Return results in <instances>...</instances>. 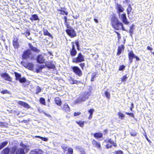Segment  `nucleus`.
Wrapping results in <instances>:
<instances>
[{
  "instance_id": "7c9ffc66",
  "label": "nucleus",
  "mask_w": 154,
  "mask_h": 154,
  "mask_svg": "<svg viewBox=\"0 0 154 154\" xmlns=\"http://www.w3.org/2000/svg\"><path fill=\"white\" fill-rule=\"evenodd\" d=\"M134 27V24H133L130 27V29L129 30V32L130 33V35L131 37H132V34L133 33V30Z\"/></svg>"
},
{
  "instance_id": "39448f33",
  "label": "nucleus",
  "mask_w": 154,
  "mask_h": 154,
  "mask_svg": "<svg viewBox=\"0 0 154 154\" xmlns=\"http://www.w3.org/2000/svg\"><path fill=\"white\" fill-rule=\"evenodd\" d=\"M67 27L69 29L66 30V32L67 34L71 38H73L76 36V33L74 30L71 27H69L68 26Z\"/></svg>"
},
{
  "instance_id": "20e7f679",
  "label": "nucleus",
  "mask_w": 154,
  "mask_h": 154,
  "mask_svg": "<svg viewBox=\"0 0 154 154\" xmlns=\"http://www.w3.org/2000/svg\"><path fill=\"white\" fill-rule=\"evenodd\" d=\"M84 56L81 53H79L77 57L72 59V61L73 63H78L84 61Z\"/></svg>"
},
{
  "instance_id": "e433bc0d",
  "label": "nucleus",
  "mask_w": 154,
  "mask_h": 154,
  "mask_svg": "<svg viewBox=\"0 0 154 154\" xmlns=\"http://www.w3.org/2000/svg\"><path fill=\"white\" fill-rule=\"evenodd\" d=\"M76 123L79 125L81 127H83L84 126V122L81 121H76Z\"/></svg>"
},
{
  "instance_id": "72a5a7b5",
  "label": "nucleus",
  "mask_w": 154,
  "mask_h": 154,
  "mask_svg": "<svg viewBox=\"0 0 154 154\" xmlns=\"http://www.w3.org/2000/svg\"><path fill=\"white\" fill-rule=\"evenodd\" d=\"M40 103L43 105H45V100L43 97H41L39 99Z\"/></svg>"
},
{
  "instance_id": "864d4df0",
  "label": "nucleus",
  "mask_w": 154,
  "mask_h": 154,
  "mask_svg": "<svg viewBox=\"0 0 154 154\" xmlns=\"http://www.w3.org/2000/svg\"><path fill=\"white\" fill-rule=\"evenodd\" d=\"M21 63L25 67H27L28 62H27V63H25V62H23V61H21Z\"/></svg>"
},
{
  "instance_id": "9b49d317",
  "label": "nucleus",
  "mask_w": 154,
  "mask_h": 154,
  "mask_svg": "<svg viewBox=\"0 0 154 154\" xmlns=\"http://www.w3.org/2000/svg\"><path fill=\"white\" fill-rule=\"evenodd\" d=\"M28 46L31 50V51H32L35 53H38L40 52V50L38 49L37 48L33 47L31 44L30 43L28 44Z\"/></svg>"
},
{
  "instance_id": "8fccbe9b",
  "label": "nucleus",
  "mask_w": 154,
  "mask_h": 154,
  "mask_svg": "<svg viewBox=\"0 0 154 154\" xmlns=\"http://www.w3.org/2000/svg\"><path fill=\"white\" fill-rule=\"evenodd\" d=\"M125 114L128 115H129L133 118L134 117V114L132 113H129L128 112H125Z\"/></svg>"
},
{
  "instance_id": "f257e3e1",
  "label": "nucleus",
  "mask_w": 154,
  "mask_h": 154,
  "mask_svg": "<svg viewBox=\"0 0 154 154\" xmlns=\"http://www.w3.org/2000/svg\"><path fill=\"white\" fill-rule=\"evenodd\" d=\"M111 23L112 27L116 30H122L127 31L125 29L123 24L115 17H112L111 20Z\"/></svg>"
},
{
  "instance_id": "cd10ccee",
  "label": "nucleus",
  "mask_w": 154,
  "mask_h": 154,
  "mask_svg": "<svg viewBox=\"0 0 154 154\" xmlns=\"http://www.w3.org/2000/svg\"><path fill=\"white\" fill-rule=\"evenodd\" d=\"M8 143V141H5L2 142L0 144V150L5 147Z\"/></svg>"
},
{
  "instance_id": "dca6fc26",
  "label": "nucleus",
  "mask_w": 154,
  "mask_h": 154,
  "mask_svg": "<svg viewBox=\"0 0 154 154\" xmlns=\"http://www.w3.org/2000/svg\"><path fill=\"white\" fill-rule=\"evenodd\" d=\"M18 103L23 107L29 109L30 108V106L26 103L22 101H19Z\"/></svg>"
},
{
  "instance_id": "c03bdc74",
  "label": "nucleus",
  "mask_w": 154,
  "mask_h": 154,
  "mask_svg": "<svg viewBox=\"0 0 154 154\" xmlns=\"http://www.w3.org/2000/svg\"><path fill=\"white\" fill-rule=\"evenodd\" d=\"M41 91V88L39 86H37L36 89V94H38V93L40 92Z\"/></svg>"
},
{
  "instance_id": "e2e57ef3",
  "label": "nucleus",
  "mask_w": 154,
  "mask_h": 154,
  "mask_svg": "<svg viewBox=\"0 0 154 154\" xmlns=\"http://www.w3.org/2000/svg\"><path fill=\"white\" fill-rule=\"evenodd\" d=\"M106 148L107 149H109V148H110L112 147V145L109 144H107L106 145Z\"/></svg>"
},
{
  "instance_id": "7ed1b4c3",
  "label": "nucleus",
  "mask_w": 154,
  "mask_h": 154,
  "mask_svg": "<svg viewBox=\"0 0 154 154\" xmlns=\"http://www.w3.org/2000/svg\"><path fill=\"white\" fill-rule=\"evenodd\" d=\"M90 93L89 92H85L82 95L80 96L76 100L75 102V103L77 104L86 100L88 98L90 95Z\"/></svg>"
},
{
  "instance_id": "5701e85b",
  "label": "nucleus",
  "mask_w": 154,
  "mask_h": 154,
  "mask_svg": "<svg viewBox=\"0 0 154 154\" xmlns=\"http://www.w3.org/2000/svg\"><path fill=\"white\" fill-rule=\"evenodd\" d=\"M55 101L56 104L58 106H61L62 102L60 99L58 97H57L55 99Z\"/></svg>"
},
{
  "instance_id": "412c9836",
  "label": "nucleus",
  "mask_w": 154,
  "mask_h": 154,
  "mask_svg": "<svg viewBox=\"0 0 154 154\" xmlns=\"http://www.w3.org/2000/svg\"><path fill=\"white\" fill-rule=\"evenodd\" d=\"M13 45L15 48H18L19 47V43L17 39H14L13 40Z\"/></svg>"
},
{
  "instance_id": "ea45409f",
  "label": "nucleus",
  "mask_w": 154,
  "mask_h": 154,
  "mask_svg": "<svg viewBox=\"0 0 154 154\" xmlns=\"http://www.w3.org/2000/svg\"><path fill=\"white\" fill-rule=\"evenodd\" d=\"M26 79L25 77H23L22 78H21L19 80V82L21 83H24L26 81Z\"/></svg>"
},
{
  "instance_id": "393cba45",
  "label": "nucleus",
  "mask_w": 154,
  "mask_h": 154,
  "mask_svg": "<svg viewBox=\"0 0 154 154\" xmlns=\"http://www.w3.org/2000/svg\"><path fill=\"white\" fill-rule=\"evenodd\" d=\"M45 66H46L49 69H54L55 68V65L52 63H48V64H46V65H45Z\"/></svg>"
},
{
  "instance_id": "473e14b6",
  "label": "nucleus",
  "mask_w": 154,
  "mask_h": 154,
  "mask_svg": "<svg viewBox=\"0 0 154 154\" xmlns=\"http://www.w3.org/2000/svg\"><path fill=\"white\" fill-rule=\"evenodd\" d=\"M35 138H39V139H41L42 140H43L44 141H48V139L47 138L45 137H41L40 136H35Z\"/></svg>"
},
{
  "instance_id": "1a4fd4ad",
  "label": "nucleus",
  "mask_w": 154,
  "mask_h": 154,
  "mask_svg": "<svg viewBox=\"0 0 154 154\" xmlns=\"http://www.w3.org/2000/svg\"><path fill=\"white\" fill-rule=\"evenodd\" d=\"M116 9L117 10V13L119 15H120V13L123 12L125 10V9L119 4L117 3L116 5Z\"/></svg>"
},
{
  "instance_id": "0e129e2a",
  "label": "nucleus",
  "mask_w": 154,
  "mask_h": 154,
  "mask_svg": "<svg viewBox=\"0 0 154 154\" xmlns=\"http://www.w3.org/2000/svg\"><path fill=\"white\" fill-rule=\"evenodd\" d=\"M80 114L81 112H75L74 113V115L75 116H76L79 115Z\"/></svg>"
},
{
  "instance_id": "13d9d810",
  "label": "nucleus",
  "mask_w": 154,
  "mask_h": 154,
  "mask_svg": "<svg viewBox=\"0 0 154 154\" xmlns=\"http://www.w3.org/2000/svg\"><path fill=\"white\" fill-rule=\"evenodd\" d=\"M115 153L116 154H123V152L121 150L116 151Z\"/></svg>"
},
{
  "instance_id": "79ce46f5",
  "label": "nucleus",
  "mask_w": 154,
  "mask_h": 154,
  "mask_svg": "<svg viewBox=\"0 0 154 154\" xmlns=\"http://www.w3.org/2000/svg\"><path fill=\"white\" fill-rule=\"evenodd\" d=\"M125 66L124 65H121L120 66L119 70V71H122L123 70L125 69Z\"/></svg>"
},
{
  "instance_id": "5fc2aeb1",
  "label": "nucleus",
  "mask_w": 154,
  "mask_h": 154,
  "mask_svg": "<svg viewBox=\"0 0 154 154\" xmlns=\"http://www.w3.org/2000/svg\"><path fill=\"white\" fill-rule=\"evenodd\" d=\"M1 93L2 94H5L7 93L8 94L9 93V91L7 90H4L1 91Z\"/></svg>"
},
{
  "instance_id": "58836bf2",
  "label": "nucleus",
  "mask_w": 154,
  "mask_h": 154,
  "mask_svg": "<svg viewBox=\"0 0 154 154\" xmlns=\"http://www.w3.org/2000/svg\"><path fill=\"white\" fill-rule=\"evenodd\" d=\"M68 152L66 153V154H73V150L71 148H69L67 150Z\"/></svg>"
},
{
  "instance_id": "4468645a",
  "label": "nucleus",
  "mask_w": 154,
  "mask_h": 154,
  "mask_svg": "<svg viewBox=\"0 0 154 154\" xmlns=\"http://www.w3.org/2000/svg\"><path fill=\"white\" fill-rule=\"evenodd\" d=\"M92 143L94 146L100 149L101 148V146L100 142H97L95 140L93 139L92 141Z\"/></svg>"
},
{
  "instance_id": "a19ab883",
  "label": "nucleus",
  "mask_w": 154,
  "mask_h": 154,
  "mask_svg": "<svg viewBox=\"0 0 154 154\" xmlns=\"http://www.w3.org/2000/svg\"><path fill=\"white\" fill-rule=\"evenodd\" d=\"M105 94L106 97L108 99H109L110 97V93L108 91H106L105 92Z\"/></svg>"
},
{
  "instance_id": "4c0bfd02",
  "label": "nucleus",
  "mask_w": 154,
  "mask_h": 154,
  "mask_svg": "<svg viewBox=\"0 0 154 154\" xmlns=\"http://www.w3.org/2000/svg\"><path fill=\"white\" fill-rule=\"evenodd\" d=\"M132 10L131 7L130 5H128V8L127 9V14L129 15Z\"/></svg>"
},
{
  "instance_id": "423d86ee",
  "label": "nucleus",
  "mask_w": 154,
  "mask_h": 154,
  "mask_svg": "<svg viewBox=\"0 0 154 154\" xmlns=\"http://www.w3.org/2000/svg\"><path fill=\"white\" fill-rule=\"evenodd\" d=\"M71 69L73 72L79 76L82 75V72L80 69L77 66H74L71 67Z\"/></svg>"
},
{
  "instance_id": "c9c22d12",
  "label": "nucleus",
  "mask_w": 154,
  "mask_h": 154,
  "mask_svg": "<svg viewBox=\"0 0 154 154\" xmlns=\"http://www.w3.org/2000/svg\"><path fill=\"white\" fill-rule=\"evenodd\" d=\"M35 154H43V151L40 149H36L35 151Z\"/></svg>"
},
{
  "instance_id": "69168bd1",
  "label": "nucleus",
  "mask_w": 154,
  "mask_h": 154,
  "mask_svg": "<svg viewBox=\"0 0 154 154\" xmlns=\"http://www.w3.org/2000/svg\"><path fill=\"white\" fill-rule=\"evenodd\" d=\"M147 50L150 51H151L152 50V48L149 46H147Z\"/></svg>"
},
{
  "instance_id": "c85d7f7f",
  "label": "nucleus",
  "mask_w": 154,
  "mask_h": 154,
  "mask_svg": "<svg viewBox=\"0 0 154 154\" xmlns=\"http://www.w3.org/2000/svg\"><path fill=\"white\" fill-rule=\"evenodd\" d=\"M14 74L16 78V80L19 81L21 78V75L17 72H14Z\"/></svg>"
},
{
  "instance_id": "c756f323",
  "label": "nucleus",
  "mask_w": 154,
  "mask_h": 154,
  "mask_svg": "<svg viewBox=\"0 0 154 154\" xmlns=\"http://www.w3.org/2000/svg\"><path fill=\"white\" fill-rule=\"evenodd\" d=\"M17 148L16 147H12L10 151V154H15L16 152Z\"/></svg>"
},
{
  "instance_id": "9d476101",
  "label": "nucleus",
  "mask_w": 154,
  "mask_h": 154,
  "mask_svg": "<svg viewBox=\"0 0 154 154\" xmlns=\"http://www.w3.org/2000/svg\"><path fill=\"white\" fill-rule=\"evenodd\" d=\"M71 44L72 48L70 51V54L72 56H75L76 55L77 51L75 49L74 42H72Z\"/></svg>"
},
{
  "instance_id": "774afa93",
  "label": "nucleus",
  "mask_w": 154,
  "mask_h": 154,
  "mask_svg": "<svg viewBox=\"0 0 154 154\" xmlns=\"http://www.w3.org/2000/svg\"><path fill=\"white\" fill-rule=\"evenodd\" d=\"M134 58H136V59L137 61H139L140 60V58L136 56H135Z\"/></svg>"
},
{
  "instance_id": "bf43d9fd",
  "label": "nucleus",
  "mask_w": 154,
  "mask_h": 154,
  "mask_svg": "<svg viewBox=\"0 0 154 154\" xmlns=\"http://www.w3.org/2000/svg\"><path fill=\"white\" fill-rule=\"evenodd\" d=\"M94 111V109H91L88 110V112L90 114H93V113Z\"/></svg>"
},
{
  "instance_id": "0eeeda50",
  "label": "nucleus",
  "mask_w": 154,
  "mask_h": 154,
  "mask_svg": "<svg viewBox=\"0 0 154 154\" xmlns=\"http://www.w3.org/2000/svg\"><path fill=\"white\" fill-rule=\"evenodd\" d=\"M119 17L120 19L121 20L122 22L126 25H128L129 23V22L128 21L126 17V14L125 13L120 14L119 15Z\"/></svg>"
},
{
  "instance_id": "2f4dec72",
  "label": "nucleus",
  "mask_w": 154,
  "mask_h": 154,
  "mask_svg": "<svg viewBox=\"0 0 154 154\" xmlns=\"http://www.w3.org/2000/svg\"><path fill=\"white\" fill-rule=\"evenodd\" d=\"M22 34L25 35L27 37V38L29 40L31 39V38L30 37H27V36H29L30 34V33L29 32V31H27L25 32H24V33H22Z\"/></svg>"
},
{
  "instance_id": "ddd939ff",
  "label": "nucleus",
  "mask_w": 154,
  "mask_h": 154,
  "mask_svg": "<svg viewBox=\"0 0 154 154\" xmlns=\"http://www.w3.org/2000/svg\"><path fill=\"white\" fill-rule=\"evenodd\" d=\"M62 109L66 112H68L70 111L69 107L66 103H64L63 105L62 106Z\"/></svg>"
},
{
  "instance_id": "a18cd8bd",
  "label": "nucleus",
  "mask_w": 154,
  "mask_h": 154,
  "mask_svg": "<svg viewBox=\"0 0 154 154\" xmlns=\"http://www.w3.org/2000/svg\"><path fill=\"white\" fill-rule=\"evenodd\" d=\"M75 44L77 46V49L78 50H79V42L78 41H75Z\"/></svg>"
},
{
  "instance_id": "f03ea898",
  "label": "nucleus",
  "mask_w": 154,
  "mask_h": 154,
  "mask_svg": "<svg viewBox=\"0 0 154 154\" xmlns=\"http://www.w3.org/2000/svg\"><path fill=\"white\" fill-rule=\"evenodd\" d=\"M22 57L23 59L26 60L28 59L29 60H32L34 58L32 55V52L29 49H27L23 51Z\"/></svg>"
},
{
  "instance_id": "f704fd0d",
  "label": "nucleus",
  "mask_w": 154,
  "mask_h": 154,
  "mask_svg": "<svg viewBox=\"0 0 154 154\" xmlns=\"http://www.w3.org/2000/svg\"><path fill=\"white\" fill-rule=\"evenodd\" d=\"M118 115L119 116V117L121 119H123L125 117V115L120 112H119L118 113Z\"/></svg>"
},
{
  "instance_id": "bb28decb",
  "label": "nucleus",
  "mask_w": 154,
  "mask_h": 154,
  "mask_svg": "<svg viewBox=\"0 0 154 154\" xmlns=\"http://www.w3.org/2000/svg\"><path fill=\"white\" fill-rule=\"evenodd\" d=\"M44 35H47L51 38H52V35L46 29H45L43 30Z\"/></svg>"
},
{
  "instance_id": "6ab92c4d",
  "label": "nucleus",
  "mask_w": 154,
  "mask_h": 154,
  "mask_svg": "<svg viewBox=\"0 0 154 154\" xmlns=\"http://www.w3.org/2000/svg\"><path fill=\"white\" fill-rule=\"evenodd\" d=\"M10 149L8 147L5 148L1 152V154H9Z\"/></svg>"
},
{
  "instance_id": "6e6552de",
  "label": "nucleus",
  "mask_w": 154,
  "mask_h": 154,
  "mask_svg": "<svg viewBox=\"0 0 154 154\" xmlns=\"http://www.w3.org/2000/svg\"><path fill=\"white\" fill-rule=\"evenodd\" d=\"M45 59L44 56L42 54H38L36 58V60L37 63H45Z\"/></svg>"
},
{
  "instance_id": "4d7b16f0",
  "label": "nucleus",
  "mask_w": 154,
  "mask_h": 154,
  "mask_svg": "<svg viewBox=\"0 0 154 154\" xmlns=\"http://www.w3.org/2000/svg\"><path fill=\"white\" fill-rule=\"evenodd\" d=\"M69 83L71 84L72 85L74 84V79H72V78H71L70 79H69Z\"/></svg>"
},
{
  "instance_id": "b1692460",
  "label": "nucleus",
  "mask_w": 154,
  "mask_h": 154,
  "mask_svg": "<svg viewBox=\"0 0 154 154\" xmlns=\"http://www.w3.org/2000/svg\"><path fill=\"white\" fill-rule=\"evenodd\" d=\"M94 136L97 138H101L103 137V134L101 133H96L94 134Z\"/></svg>"
},
{
  "instance_id": "a878e982",
  "label": "nucleus",
  "mask_w": 154,
  "mask_h": 154,
  "mask_svg": "<svg viewBox=\"0 0 154 154\" xmlns=\"http://www.w3.org/2000/svg\"><path fill=\"white\" fill-rule=\"evenodd\" d=\"M129 58L133 59L134 58L135 56V54L134 53L133 51H131L128 54Z\"/></svg>"
},
{
  "instance_id": "4be33fe9",
  "label": "nucleus",
  "mask_w": 154,
  "mask_h": 154,
  "mask_svg": "<svg viewBox=\"0 0 154 154\" xmlns=\"http://www.w3.org/2000/svg\"><path fill=\"white\" fill-rule=\"evenodd\" d=\"M34 67V64L32 63L28 62L27 67L28 69L30 70L33 71Z\"/></svg>"
},
{
  "instance_id": "f3484780",
  "label": "nucleus",
  "mask_w": 154,
  "mask_h": 154,
  "mask_svg": "<svg viewBox=\"0 0 154 154\" xmlns=\"http://www.w3.org/2000/svg\"><path fill=\"white\" fill-rule=\"evenodd\" d=\"M30 20L32 21L33 20H39V19L38 16L36 14H32L31 15V17L29 18Z\"/></svg>"
},
{
  "instance_id": "603ef678",
  "label": "nucleus",
  "mask_w": 154,
  "mask_h": 154,
  "mask_svg": "<svg viewBox=\"0 0 154 154\" xmlns=\"http://www.w3.org/2000/svg\"><path fill=\"white\" fill-rule=\"evenodd\" d=\"M20 146L25 149L26 147V146L23 144L22 142H21L20 143Z\"/></svg>"
},
{
  "instance_id": "09e8293b",
  "label": "nucleus",
  "mask_w": 154,
  "mask_h": 154,
  "mask_svg": "<svg viewBox=\"0 0 154 154\" xmlns=\"http://www.w3.org/2000/svg\"><path fill=\"white\" fill-rule=\"evenodd\" d=\"M130 134L131 136H135L137 135V133L135 131L130 132Z\"/></svg>"
},
{
  "instance_id": "f8f14e48",
  "label": "nucleus",
  "mask_w": 154,
  "mask_h": 154,
  "mask_svg": "<svg viewBox=\"0 0 154 154\" xmlns=\"http://www.w3.org/2000/svg\"><path fill=\"white\" fill-rule=\"evenodd\" d=\"M0 76L3 77L5 80L10 81L11 80V78L9 76L8 74L6 73H1Z\"/></svg>"
},
{
  "instance_id": "6e6d98bb",
  "label": "nucleus",
  "mask_w": 154,
  "mask_h": 154,
  "mask_svg": "<svg viewBox=\"0 0 154 154\" xmlns=\"http://www.w3.org/2000/svg\"><path fill=\"white\" fill-rule=\"evenodd\" d=\"M106 142H109L110 143L112 144L113 143H114V141L112 140L111 139H109L108 140H107L106 141Z\"/></svg>"
},
{
  "instance_id": "3c124183",
  "label": "nucleus",
  "mask_w": 154,
  "mask_h": 154,
  "mask_svg": "<svg viewBox=\"0 0 154 154\" xmlns=\"http://www.w3.org/2000/svg\"><path fill=\"white\" fill-rule=\"evenodd\" d=\"M62 148L65 150L66 151L67 148V145L64 144L62 145Z\"/></svg>"
},
{
  "instance_id": "37998d69",
  "label": "nucleus",
  "mask_w": 154,
  "mask_h": 154,
  "mask_svg": "<svg viewBox=\"0 0 154 154\" xmlns=\"http://www.w3.org/2000/svg\"><path fill=\"white\" fill-rule=\"evenodd\" d=\"M58 11L61 12V13H60L61 14L63 15L65 14L66 15H68V12L65 11H63L61 10H59Z\"/></svg>"
},
{
  "instance_id": "de8ad7c7",
  "label": "nucleus",
  "mask_w": 154,
  "mask_h": 154,
  "mask_svg": "<svg viewBox=\"0 0 154 154\" xmlns=\"http://www.w3.org/2000/svg\"><path fill=\"white\" fill-rule=\"evenodd\" d=\"M96 76V74L94 73H93L91 76V81H94V79Z\"/></svg>"
},
{
  "instance_id": "49530a36",
  "label": "nucleus",
  "mask_w": 154,
  "mask_h": 154,
  "mask_svg": "<svg viewBox=\"0 0 154 154\" xmlns=\"http://www.w3.org/2000/svg\"><path fill=\"white\" fill-rule=\"evenodd\" d=\"M127 78H128V77L126 75H124L122 77V79H121L122 81V82L125 81H126V79H127Z\"/></svg>"
},
{
  "instance_id": "052dcab7",
  "label": "nucleus",
  "mask_w": 154,
  "mask_h": 154,
  "mask_svg": "<svg viewBox=\"0 0 154 154\" xmlns=\"http://www.w3.org/2000/svg\"><path fill=\"white\" fill-rule=\"evenodd\" d=\"M80 83V81L75 80L74 79V84H78Z\"/></svg>"
},
{
  "instance_id": "680f3d73",
  "label": "nucleus",
  "mask_w": 154,
  "mask_h": 154,
  "mask_svg": "<svg viewBox=\"0 0 154 154\" xmlns=\"http://www.w3.org/2000/svg\"><path fill=\"white\" fill-rule=\"evenodd\" d=\"M80 66L82 69H83L84 66H85V64L84 63H81L80 64Z\"/></svg>"
},
{
  "instance_id": "a211bd4d",
  "label": "nucleus",
  "mask_w": 154,
  "mask_h": 154,
  "mask_svg": "<svg viewBox=\"0 0 154 154\" xmlns=\"http://www.w3.org/2000/svg\"><path fill=\"white\" fill-rule=\"evenodd\" d=\"M124 46L123 45H122L121 46H119L118 49L117 55H119L121 53L122 51L124 49Z\"/></svg>"
},
{
  "instance_id": "2eb2a0df",
  "label": "nucleus",
  "mask_w": 154,
  "mask_h": 154,
  "mask_svg": "<svg viewBox=\"0 0 154 154\" xmlns=\"http://www.w3.org/2000/svg\"><path fill=\"white\" fill-rule=\"evenodd\" d=\"M37 68L35 69V71L37 73H38L42 71V69L45 67V66L44 65H41L37 66Z\"/></svg>"
},
{
  "instance_id": "338daca9",
  "label": "nucleus",
  "mask_w": 154,
  "mask_h": 154,
  "mask_svg": "<svg viewBox=\"0 0 154 154\" xmlns=\"http://www.w3.org/2000/svg\"><path fill=\"white\" fill-rule=\"evenodd\" d=\"M117 37H118V40L119 41L120 40V39L121 38V36L120 34H118V35H117Z\"/></svg>"
},
{
  "instance_id": "aec40b11",
  "label": "nucleus",
  "mask_w": 154,
  "mask_h": 154,
  "mask_svg": "<svg viewBox=\"0 0 154 154\" xmlns=\"http://www.w3.org/2000/svg\"><path fill=\"white\" fill-rule=\"evenodd\" d=\"M16 154H25L24 149L21 148H17Z\"/></svg>"
}]
</instances>
